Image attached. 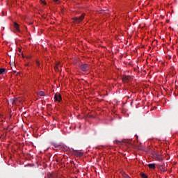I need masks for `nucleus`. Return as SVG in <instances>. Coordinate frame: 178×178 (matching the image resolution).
<instances>
[{
	"label": "nucleus",
	"instance_id": "obj_10",
	"mask_svg": "<svg viewBox=\"0 0 178 178\" xmlns=\"http://www.w3.org/2000/svg\"><path fill=\"white\" fill-rule=\"evenodd\" d=\"M140 176L143 178H148V176H147L144 172L140 173Z\"/></svg>",
	"mask_w": 178,
	"mask_h": 178
},
{
	"label": "nucleus",
	"instance_id": "obj_11",
	"mask_svg": "<svg viewBox=\"0 0 178 178\" xmlns=\"http://www.w3.org/2000/svg\"><path fill=\"white\" fill-rule=\"evenodd\" d=\"M58 66H59V64H57V65H55V67H54L55 70H59V69H58Z\"/></svg>",
	"mask_w": 178,
	"mask_h": 178
},
{
	"label": "nucleus",
	"instance_id": "obj_13",
	"mask_svg": "<svg viewBox=\"0 0 178 178\" xmlns=\"http://www.w3.org/2000/svg\"><path fill=\"white\" fill-rule=\"evenodd\" d=\"M161 171L162 172H166V170H165V168H163V166L161 167Z\"/></svg>",
	"mask_w": 178,
	"mask_h": 178
},
{
	"label": "nucleus",
	"instance_id": "obj_15",
	"mask_svg": "<svg viewBox=\"0 0 178 178\" xmlns=\"http://www.w3.org/2000/svg\"><path fill=\"white\" fill-rule=\"evenodd\" d=\"M58 1H59V0H54V2H58Z\"/></svg>",
	"mask_w": 178,
	"mask_h": 178
},
{
	"label": "nucleus",
	"instance_id": "obj_4",
	"mask_svg": "<svg viewBox=\"0 0 178 178\" xmlns=\"http://www.w3.org/2000/svg\"><path fill=\"white\" fill-rule=\"evenodd\" d=\"M73 152L76 156H79V158H81V156H83V152H80L77 150H74Z\"/></svg>",
	"mask_w": 178,
	"mask_h": 178
},
{
	"label": "nucleus",
	"instance_id": "obj_2",
	"mask_svg": "<svg viewBox=\"0 0 178 178\" xmlns=\"http://www.w3.org/2000/svg\"><path fill=\"white\" fill-rule=\"evenodd\" d=\"M80 69L81 70H82L83 72H87L88 70H90V65H88V64H82L80 66Z\"/></svg>",
	"mask_w": 178,
	"mask_h": 178
},
{
	"label": "nucleus",
	"instance_id": "obj_1",
	"mask_svg": "<svg viewBox=\"0 0 178 178\" xmlns=\"http://www.w3.org/2000/svg\"><path fill=\"white\" fill-rule=\"evenodd\" d=\"M84 17H86V13H82L80 17H74L72 19V20H74L75 23L79 24V23H81V22L84 20Z\"/></svg>",
	"mask_w": 178,
	"mask_h": 178
},
{
	"label": "nucleus",
	"instance_id": "obj_6",
	"mask_svg": "<svg viewBox=\"0 0 178 178\" xmlns=\"http://www.w3.org/2000/svg\"><path fill=\"white\" fill-rule=\"evenodd\" d=\"M148 167L149 168V169H155L156 168L155 164L154 163L148 164Z\"/></svg>",
	"mask_w": 178,
	"mask_h": 178
},
{
	"label": "nucleus",
	"instance_id": "obj_12",
	"mask_svg": "<svg viewBox=\"0 0 178 178\" xmlns=\"http://www.w3.org/2000/svg\"><path fill=\"white\" fill-rule=\"evenodd\" d=\"M36 65H37V66H38V67H40V61L37 60L36 61Z\"/></svg>",
	"mask_w": 178,
	"mask_h": 178
},
{
	"label": "nucleus",
	"instance_id": "obj_14",
	"mask_svg": "<svg viewBox=\"0 0 178 178\" xmlns=\"http://www.w3.org/2000/svg\"><path fill=\"white\" fill-rule=\"evenodd\" d=\"M157 161H162V159H161V157H159V156H157Z\"/></svg>",
	"mask_w": 178,
	"mask_h": 178
},
{
	"label": "nucleus",
	"instance_id": "obj_7",
	"mask_svg": "<svg viewBox=\"0 0 178 178\" xmlns=\"http://www.w3.org/2000/svg\"><path fill=\"white\" fill-rule=\"evenodd\" d=\"M38 95L39 97H44V95H45V92H44V91H40L38 93Z\"/></svg>",
	"mask_w": 178,
	"mask_h": 178
},
{
	"label": "nucleus",
	"instance_id": "obj_5",
	"mask_svg": "<svg viewBox=\"0 0 178 178\" xmlns=\"http://www.w3.org/2000/svg\"><path fill=\"white\" fill-rule=\"evenodd\" d=\"M14 27H15L16 31H20V29L19 28V24L14 22Z\"/></svg>",
	"mask_w": 178,
	"mask_h": 178
},
{
	"label": "nucleus",
	"instance_id": "obj_9",
	"mask_svg": "<svg viewBox=\"0 0 178 178\" xmlns=\"http://www.w3.org/2000/svg\"><path fill=\"white\" fill-rule=\"evenodd\" d=\"M6 70V69H5V68H0V74H3V73H5Z\"/></svg>",
	"mask_w": 178,
	"mask_h": 178
},
{
	"label": "nucleus",
	"instance_id": "obj_8",
	"mask_svg": "<svg viewBox=\"0 0 178 178\" xmlns=\"http://www.w3.org/2000/svg\"><path fill=\"white\" fill-rule=\"evenodd\" d=\"M123 80L124 81H129V80H130V76H125L124 78H123Z\"/></svg>",
	"mask_w": 178,
	"mask_h": 178
},
{
	"label": "nucleus",
	"instance_id": "obj_3",
	"mask_svg": "<svg viewBox=\"0 0 178 178\" xmlns=\"http://www.w3.org/2000/svg\"><path fill=\"white\" fill-rule=\"evenodd\" d=\"M54 99L58 102H60V101H62V95H60L59 93H56L54 96Z\"/></svg>",
	"mask_w": 178,
	"mask_h": 178
},
{
	"label": "nucleus",
	"instance_id": "obj_16",
	"mask_svg": "<svg viewBox=\"0 0 178 178\" xmlns=\"http://www.w3.org/2000/svg\"><path fill=\"white\" fill-rule=\"evenodd\" d=\"M26 66H29V64H26Z\"/></svg>",
	"mask_w": 178,
	"mask_h": 178
}]
</instances>
